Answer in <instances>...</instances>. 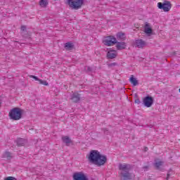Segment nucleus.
Listing matches in <instances>:
<instances>
[{
  "instance_id": "obj_12",
  "label": "nucleus",
  "mask_w": 180,
  "mask_h": 180,
  "mask_svg": "<svg viewBox=\"0 0 180 180\" xmlns=\"http://www.w3.org/2000/svg\"><path fill=\"white\" fill-rule=\"evenodd\" d=\"M116 44L117 50H124L126 49V42H119L117 41Z\"/></svg>"
},
{
  "instance_id": "obj_8",
  "label": "nucleus",
  "mask_w": 180,
  "mask_h": 180,
  "mask_svg": "<svg viewBox=\"0 0 180 180\" xmlns=\"http://www.w3.org/2000/svg\"><path fill=\"white\" fill-rule=\"evenodd\" d=\"M154 103V98L152 96H148L143 98V104L146 108H151Z\"/></svg>"
},
{
  "instance_id": "obj_18",
  "label": "nucleus",
  "mask_w": 180,
  "mask_h": 180,
  "mask_svg": "<svg viewBox=\"0 0 180 180\" xmlns=\"http://www.w3.org/2000/svg\"><path fill=\"white\" fill-rule=\"evenodd\" d=\"M49 5V1L47 0H40L39 1V6L41 8H46Z\"/></svg>"
},
{
  "instance_id": "obj_6",
  "label": "nucleus",
  "mask_w": 180,
  "mask_h": 180,
  "mask_svg": "<svg viewBox=\"0 0 180 180\" xmlns=\"http://www.w3.org/2000/svg\"><path fill=\"white\" fill-rule=\"evenodd\" d=\"M117 43V39L113 36H108L103 40V44L105 46H113Z\"/></svg>"
},
{
  "instance_id": "obj_1",
  "label": "nucleus",
  "mask_w": 180,
  "mask_h": 180,
  "mask_svg": "<svg viewBox=\"0 0 180 180\" xmlns=\"http://www.w3.org/2000/svg\"><path fill=\"white\" fill-rule=\"evenodd\" d=\"M88 160L91 164H94L97 167H102V165L106 164L108 158L105 155H101L99 151L93 150L90 152Z\"/></svg>"
},
{
  "instance_id": "obj_4",
  "label": "nucleus",
  "mask_w": 180,
  "mask_h": 180,
  "mask_svg": "<svg viewBox=\"0 0 180 180\" xmlns=\"http://www.w3.org/2000/svg\"><path fill=\"white\" fill-rule=\"evenodd\" d=\"M66 4L73 11H78L82 8L84 0H67Z\"/></svg>"
},
{
  "instance_id": "obj_5",
  "label": "nucleus",
  "mask_w": 180,
  "mask_h": 180,
  "mask_svg": "<svg viewBox=\"0 0 180 180\" xmlns=\"http://www.w3.org/2000/svg\"><path fill=\"white\" fill-rule=\"evenodd\" d=\"M158 8L159 9H162L164 12H169L171 8H172V4H171V1H164L163 3H158Z\"/></svg>"
},
{
  "instance_id": "obj_33",
  "label": "nucleus",
  "mask_w": 180,
  "mask_h": 180,
  "mask_svg": "<svg viewBox=\"0 0 180 180\" xmlns=\"http://www.w3.org/2000/svg\"><path fill=\"white\" fill-rule=\"evenodd\" d=\"M175 54H176V52H173L172 53V56H175Z\"/></svg>"
},
{
  "instance_id": "obj_23",
  "label": "nucleus",
  "mask_w": 180,
  "mask_h": 180,
  "mask_svg": "<svg viewBox=\"0 0 180 180\" xmlns=\"http://www.w3.org/2000/svg\"><path fill=\"white\" fill-rule=\"evenodd\" d=\"M85 70H86L87 72H92V68H91V67H89V66H86V67H85Z\"/></svg>"
},
{
  "instance_id": "obj_10",
  "label": "nucleus",
  "mask_w": 180,
  "mask_h": 180,
  "mask_svg": "<svg viewBox=\"0 0 180 180\" xmlns=\"http://www.w3.org/2000/svg\"><path fill=\"white\" fill-rule=\"evenodd\" d=\"M135 46L138 47V49H143L147 46V43L143 39H136L135 41Z\"/></svg>"
},
{
  "instance_id": "obj_24",
  "label": "nucleus",
  "mask_w": 180,
  "mask_h": 180,
  "mask_svg": "<svg viewBox=\"0 0 180 180\" xmlns=\"http://www.w3.org/2000/svg\"><path fill=\"white\" fill-rule=\"evenodd\" d=\"M6 180H18V179L13 176H8L6 179Z\"/></svg>"
},
{
  "instance_id": "obj_15",
  "label": "nucleus",
  "mask_w": 180,
  "mask_h": 180,
  "mask_svg": "<svg viewBox=\"0 0 180 180\" xmlns=\"http://www.w3.org/2000/svg\"><path fill=\"white\" fill-rule=\"evenodd\" d=\"M62 141H63V143H65V144H66V146H70V144L72 143V141L71 140V139H70V137L67 136H62Z\"/></svg>"
},
{
  "instance_id": "obj_26",
  "label": "nucleus",
  "mask_w": 180,
  "mask_h": 180,
  "mask_svg": "<svg viewBox=\"0 0 180 180\" xmlns=\"http://www.w3.org/2000/svg\"><path fill=\"white\" fill-rule=\"evenodd\" d=\"M135 103H137V105H140V103H141V102L140 101L139 98H136V99H135Z\"/></svg>"
},
{
  "instance_id": "obj_7",
  "label": "nucleus",
  "mask_w": 180,
  "mask_h": 180,
  "mask_svg": "<svg viewBox=\"0 0 180 180\" xmlns=\"http://www.w3.org/2000/svg\"><path fill=\"white\" fill-rule=\"evenodd\" d=\"M73 180H89L88 176L82 172H75L73 174Z\"/></svg>"
},
{
  "instance_id": "obj_27",
  "label": "nucleus",
  "mask_w": 180,
  "mask_h": 180,
  "mask_svg": "<svg viewBox=\"0 0 180 180\" xmlns=\"http://www.w3.org/2000/svg\"><path fill=\"white\" fill-rule=\"evenodd\" d=\"M21 30H22V32H25V31L26 30V27H25V25H22V26H21Z\"/></svg>"
},
{
  "instance_id": "obj_3",
  "label": "nucleus",
  "mask_w": 180,
  "mask_h": 180,
  "mask_svg": "<svg viewBox=\"0 0 180 180\" xmlns=\"http://www.w3.org/2000/svg\"><path fill=\"white\" fill-rule=\"evenodd\" d=\"M23 115V110L20 108H14L10 110L8 116L12 120H20Z\"/></svg>"
},
{
  "instance_id": "obj_20",
  "label": "nucleus",
  "mask_w": 180,
  "mask_h": 180,
  "mask_svg": "<svg viewBox=\"0 0 180 180\" xmlns=\"http://www.w3.org/2000/svg\"><path fill=\"white\" fill-rule=\"evenodd\" d=\"M163 164H164V162L159 161V162H155L154 165H155V167L156 168V169L161 170V167H162Z\"/></svg>"
},
{
  "instance_id": "obj_28",
  "label": "nucleus",
  "mask_w": 180,
  "mask_h": 180,
  "mask_svg": "<svg viewBox=\"0 0 180 180\" xmlns=\"http://www.w3.org/2000/svg\"><path fill=\"white\" fill-rule=\"evenodd\" d=\"M113 65H116V63H112L108 64V67H113Z\"/></svg>"
},
{
  "instance_id": "obj_25",
  "label": "nucleus",
  "mask_w": 180,
  "mask_h": 180,
  "mask_svg": "<svg viewBox=\"0 0 180 180\" xmlns=\"http://www.w3.org/2000/svg\"><path fill=\"white\" fill-rule=\"evenodd\" d=\"M30 78H33L34 79H35V81H39V79L37 78V77L36 76L30 75Z\"/></svg>"
},
{
  "instance_id": "obj_9",
  "label": "nucleus",
  "mask_w": 180,
  "mask_h": 180,
  "mask_svg": "<svg viewBox=\"0 0 180 180\" xmlns=\"http://www.w3.org/2000/svg\"><path fill=\"white\" fill-rule=\"evenodd\" d=\"M71 101L74 103H78L81 101V94H78V91L73 93L71 96Z\"/></svg>"
},
{
  "instance_id": "obj_11",
  "label": "nucleus",
  "mask_w": 180,
  "mask_h": 180,
  "mask_svg": "<svg viewBox=\"0 0 180 180\" xmlns=\"http://www.w3.org/2000/svg\"><path fill=\"white\" fill-rule=\"evenodd\" d=\"M144 32L146 34H151L153 33V29H151V25L148 22H146L144 26Z\"/></svg>"
},
{
  "instance_id": "obj_30",
  "label": "nucleus",
  "mask_w": 180,
  "mask_h": 180,
  "mask_svg": "<svg viewBox=\"0 0 180 180\" xmlns=\"http://www.w3.org/2000/svg\"><path fill=\"white\" fill-rule=\"evenodd\" d=\"M169 176H171V174L168 173L167 176V180L169 179Z\"/></svg>"
},
{
  "instance_id": "obj_19",
  "label": "nucleus",
  "mask_w": 180,
  "mask_h": 180,
  "mask_svg": "<svg viewBox=\"0 0 180 180\" xmlns=\"http://www.w3.org/2000/svg\"><path fill=\"white\" fill-rule=\"evenodd\" d=\"M117 39H118L119 40H126V37L124 35V33L118 32L117 34Z\"/></svg>"
},
{
  "instance_id": "obj_14",
  "label": "nucleus",
  "mask_w": 180,
  "mask_h": 180,
  "mask_svg": "<svg viewBox=\"0 0 180 180\" xmlns=\"http://www.w3.org/2000/svg\"><path fill=\"white\" fill-rule=\"evenodd\" d=\"M27 143V141L23 139H18L17 140L18 147H23V146H25V144H26Z\"/></svg>"
},
{
  "instance_id": "obj_21",
  "label": "nucleus",
  "mask_w": 180,
  "mask_h": 180,
  "mask_svg": "<svg viewBox=\"0 0 180 180\" xmlns=\"http://www.w3.org/2000/svg\"><path fill=\"white\" fill-rule=\"evenodd\" d=\"M4 158H7V160H12V153L11 152H5L4 154Z\"/></svg>"
},
{
  "instance_id": "obj_17",
  "label": "nucleus",
  "mask_w": 180,
  "mask_h": 180,
  "mask_svg": "<svg viewBox=\"0 0 180 180\" xmlns=\"http://www.w3.org/2000/svg\"><path fill=\"white\" fill-rule=\"evenodd\" d=\"M129 82L134 85V86H136V85L139 84V81L136 78H134V75H131V77L129 79Z\"/></svg>"
},
{
  "instance_id": "obj_13",
  "label": "nucleus",
  "mask_w": 180,
  "mask_h": 180,
  "mask_svg": "<svg viewBox=\"0 0 180 180\" xmlns=\"http://www.w3.org/2000/svg\"><path fill=\"white\" fill-rule=\"evenodd\" d=\"M113 51H110L107 53L108 58H109L110 60H113V58H116L117 55L116 53H113Z\"/></svg>"
},
{
  "instance_id": "obj_34",
  "label": "nucleus",
  "mask_w": 180,
  "mask_h": 180,
  "mask_svg": "<svg viewBox=\"0 0 180 180\" xmlns=\"http://www.w3.org/2000/svg\"><path fill=\"white\" fill-rule=\"evenodd\" d=\"M1 101H0V106H1Z\"/></svg>"
},
{
  "instance_id": "obj_2",
  "label": "nucleus",
  "mask_w": 180,
  "mask_h": 180,
  "mask_svg": "<svg viewBox=\"0 0 180 180\" xmlns=\"http://www.w3.org/2000/svg\"><path fill=\"white\" fill-rule=\"evenodd\" d=\"M119 169L121 171L120 176L121 180H131V174L130 172V165L129 164H120Z\"/></svg>"
},
{
  "instance_id": "obj_16",
  "label": "nucleus",
  "mask_w": 180,
  "mask_h": 180,
  "mask_svg": "<svg viewBox=\"0 0 180 180\" xmlns=\"http://www.w3.org/2000/svg\"><path fill=\"white\" fill-rule=\"evenodd\" d=\"M65 49L68 51L74 50V45L72 44V42H67L66 44H65Z\"/></svg>"
},
{
  "instance_id": "obj_29",
  "label": "nucleus",
  "mask_w": 180,
  "mask_h": 180,
  "mask_svg": "<svg viewBox=\"0 0 180 180\" xmlns=\"http://www.w3.org/2000/svg\"><path fill=\"white\" fill-rule=\"evenodd\" d=\"M143 168L144 169V171H147V169L150 168V166H144Z\"/></svg>"
},
{
  "instance_id": "obj_31",
  "label": "nucleus",
  "mask_w": 180,
  "mask_h": 180,
  "mask_svg": "<svg viewBox=\"0 0 180 180\" xmlns=\"http://www.w3.org/2000/svg\"><path fill=\"white\" fill-rule=\"evenodd\" d=\"M103 130L104 133H105V131H108V129H103Z\"/></svg>"
},
{
  "instance_id": "obj_22",
  "label": "nucleus",
  "mask_w": 180,
  "mask_h": 180,
  "mask_svg": "<svg viewBox=\"0 0 180 180\" xmlns=\"http://www.w3.org/2000/svg\"><path fill=\"white\" fill-rule=\"evenodd\" d=\"M38 81L41 85H45L46 86H49V83L47 82V81L41 80L40 79Z\"/></svg>"
},
{
  "instance_id": "obj_32",
  "label": "nucleus",
  "mask_w": 180,
  "mask_h": 180,
  "mask_svg": "<svg viewBox=\"0 0 180 180\" xmlns=\"http://www.w3.org/2000/svg\"><path fill=\"white\" fill-rule=\"evenodd\" d=\"M145 151H148V148H145Z\"/></svg>"
}]
</instances>
